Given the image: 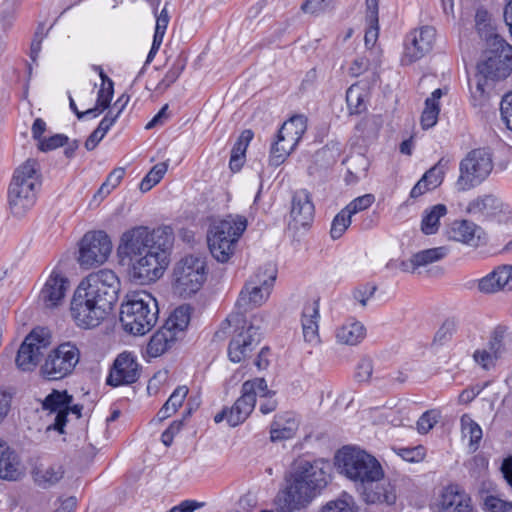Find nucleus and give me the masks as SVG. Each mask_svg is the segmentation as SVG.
<instances>
[{
    "label": "nucleus",
    "mask_w": 512,
    "mask_h": 512,
    "mask_svg": "<svg viewBox=\"0 0 512 512\" xmlns=\"http://www.w3.org/2000/svg\"><path fill=\"white\" fill-rule=\"evenodd\" d=\"M476 232L477 226L474 223L468 220H456L450 225L447 234L451 240L476 246L479 240Z\"/></svg>",
    "instance_id": "nucleus-29"
},
{
    "label": "nucleus",
    "mask_w": 512,
    "mask_h": 512,
    "mask_svg": "<svg viewBox=\"0 0 512 512\" xmlns=\"http://www.w3.org/2000/svg\"><path fill=\"white\" fill-rule=\"evenodd\" d=\"M298 427L299 421L292 412L279 413L270 425V439L273 442L291 439Z\"/></svg>",
    "instance_id": "nucleus-26"
},
{
    "label": "nucleus",
    "mask_w": 512,
    "mask_h": 512,
    "mask_svg": "<svg viewBox=\"0 0 512 512\" xmlns=\"http://www.w3.org/2000/svg\"><path fill=\"white\" fill-rule=\"evenodd\" d=\"M175 340L176 336L163 326L151 337L147 347L148 353L157 357L167 351Z\"/></svg>",
    "instance_id": "nucleus-35"
},
{
    "label": "nucleus",
    "mask_w": 512,
    "mask_h": 512,
    "mask_svg": "<svg viewBox=\"0 0 512 512\" xmlns=\"http://www.w3.org/2000/svg\"><path fill=\"white\" fill-rule=\"evenodd\" d=\"M349 210H345L344 208L334 217L330 235L332 239L336 240L342 237L348 227L351 225L352 216L349 214Z\"/></svg>",
    "instance_id": "nucleus-47"
},
{
    "label": "nucleus",
    "mask_w": 512,
    "mask_h": 512,
    "mask_svg": "<svg viewBox=\"0 0 512 512\" xmlns=\"http://www.w3.org/2000/svg\"><path fill=\"white\" fill-rule=\"evenodd\" d=\"M95 70L99 72V76L102 81L97 92L96 104L102 108L108 109L114 95V83L100 66H96Z\"/></svg>",
    "instance_id": "nucleus-39"
},
{
    "label": "nucleus",
    "mask_w": 512,
    "mask_h": 512,
    "mask_svg": "<svg viewBox=\"0 0 512 512\" xmlns=\"http://www.w3.org/2000/svg\"><path fill=\"white\" fill-rule=\"evenodd\" d=\"M186 66V61L183 58H177L172 67L167 71L164 78L159 82L158 89L165 90L170 87L181 75Z\"/></svg>",
    "instance_id": "nucleus-49"
},
{
    "label": "nucleus",
    "mask_w": 512,
    "mask_h": 512,
    "mask_svg": "<svg viewBox=\"0 0 512 512\" xmlns=\"http://www.w3.org/2000/svg\"><path fill=\"white\" fill-rule=\"evenodd\" d=\"M327 483V475L317 462L304 459L296 461L287 487L278 495L279 510L292 512L306 507Z\"/></svg>",
    "instance_id": "nucleus-2"
},
{
    "label": "nucleus",
    "mask_w": 512,
    "mask_h": 512,
    "mask_svg": "<svg viewBox=\"0 0 512 512\" xmlns=\"http://www.w3.org/2000/svg\"><path fill=\"white\" fill-rule=\"evenodd\" d=\"M307 129V118L295 115L286 121L279 130V140L298 144Z\"/></svg>",
    "instance_id": "nucleus-33"
},
{
    "label": "nucleus",
    "mask_w": 512,
    "mask_h": 512,
    "mask_svg": "<svg viewBox=\"0 0 512 512\" xmlns=\"http://www.w3.org/2000/svg\"><path fill=\"white\" fill-rule=\"evenodd\" d=\"M497 204V198L492 195L479 196L469 203L468 211L473 214H484L496 209Z\"/></svg>",
    "instance_id": "nucleus-48"
},
{
    "label": "nucleus",
    "mask_w": 512,
    "mask_h": 512,
    "mask_svg": "<svg viewBox=\"0 0 512 512\" xmlns=\"http://www.w3.org/2000/svg\"><path fill=\"white\" fill-rule=\"evenodd\" d=\"M367 90L359 83L351 85L346 92V102L351 114H359L366 109Z\"/></svg>",
    "instance_id": "nucleus-37"
},
{
    "label": "nucleus",
    "mask_w": 512,
    "mask_h": 512,
    "mask_svg": "<svg viewBox=\"0 0 512 512\" xmlns=\"http://www.w3.org/2000/svg\"><path fill=\"white\" fill-rule=\"evenodd\" d=\"M484 509L489 512H512V502L498 496L488 495L483 500Z\"/></svg>",
    "instance_id": "nucleus-55"
},
{
    "label": "nucleus",
    "mask_w": 512,
    "mask_h": 512,
    "mask_svg": "<svg viewBox=\"0 0 512 512\" xmlns=\"http://www.w3.org/2000/svg\"><path fill=\"white\" fill-rule=\"evenodd\" d=\"M119 291L120 280L109 269H101L82 279L70 303L75 324L83 329L99 326L117 301Z\"/></svg>",
    "instance_id": "nucleus-1"
},
{
    "label": "nucleus",
    "mask_w": 512,
    "mask_h": 512,
    "mask_svg": "<svg viewBox=\"0 0 512 512\" xmlns=\"http://www.w3.org/2000/svg\"><path fill=\"white\" fill-rule=\"evenodd\" d=\"M448 253L445 247H435L419 251L414 254V261L417 263L418 268L425 267L431 263L443 259Z\"/></svg>",
    "instance_id": "nucleus-45"
},
{
    "label": "nucleus",
    "mask_w": 512,
    "mask_h": 512,
    "mask_svg": "<svg viewBox=\"0 0 512 512\" xmlns=\"http://www.w3.org/2000/svg\"><path fill=\"white\" fill-rule=\"evenodd\" d=\"M437 506L439 512H473L470 496L458 484L442 488Z\"/></svg>",
    "instance_id": "nucleus-20"
},
{
    "label": "nucleus",
    "mask_w": 512,
    "mask_h": 512,
    "mask_svg": "<svg viewBox=\"0 0 512 512\" xmlns=\"http://www.w3.org/2000/svg\"><path fill=\"white\" fill-rule=\"evenodd\" d=\"M171 237L172 235L166 227L150 229L147 226H135L121 235L117 255L122 263H129L150 249L152 245L156 246L157 243L164 242Z\"/></svg>",
    "instance_id": "nucleus-7"
},
{
    "label": "nucleus",
    "mask_w": 512,
    "mask_h": 512,
    "mask_svg": "<svg viewBox=\"0 0 512 512\" xmlns=\"http://www.w3.org/2000/svg\"><path fill=\"white\" fill-rule=\"evenodd\" d=\"M446 164L447 162L440 159L437 164L424 173L423 182L430 184L433 189L438 187L443 181Z\"/></svg>",
    "instance_id": "nucleus-50"
},
{
    "label": "nucleus",
    "mask_w": 512,
    "mask_h": 512,
    "mask_svg": "<svg viewBox=\"0 0 512 512\" xmlns=\"http://www.w3.org/2000/svg\"><path fill=\"white\" fill-rule=\"evenodd\" d=\"M257 391V396L261 398L259 410L262 414L266 415L276 410L278 406L277 400L274 398L275 392L267 388V393L264 391Z\"/></svg>",
    "instance_id": "nucleus-58"
},
{
    "label": "nucleus",
    "mask_w": 512,
    "mask_h": 512,
    "mask_svg": "<svg viewBox=\"0 0 512 512\" xmlns=\"http://www.w3.org/2000/svg\"><path fill=\"white\" fill-rule=\"evenodd\" d=\"M139 378V365L135 357L128 352L117 356L110 373L107 377V384L117 387L136 382Z\"/></svg>",
    "instance_id": "nucleus-17"
},
{
    "label": "nucleus",
    "mask_w": 512,
    "mask_h": 512,
    "mask_svg": "<svg viewBox=\"0 0 512 512\" xmlns=\"http://www.w3.org/2000/svg\"><path fill=\"white\" fill-rule=\"evenodd\" d=\"M512 338L508 332L507 327L497 326L491 333L487 347L497 356L502 359L506 357L511 350Z\"/></svg>",
    "instance_id": "nucleus-34"
},
{
    "label": "nucleus",
    "mask_w": 512,
    "mask_h": 512,
    "mask_svg": "<svg viewBox=\"0 0 512 512\" xmlns=\"http://www.w3.org/2000/svg\"><path fill=\"white\" fill-rule=\"evenodd\" d=\"M492 170L490 151L485 148L473 149L459 164L460 175L456 181L458 191H467L481 184Z\"/></svg>",
    "instance_id": "nucleus-11"
},
{
    "label": "nucleus",
    "mask_w": 512,
    "mask_h": 512,
    "mask_svg": "<svg viewBox=\"0 0 512 512\" xmlns=\"http://www.w3.org/2000/svg\"><path fill=\"white\" fill-rule=\"evenodd\" d=\"M475 27L479 36L488 44L493 43L494 37H500L494 32L489 13L484 9H478L475 14Z\"/></svg>",
    "instance_id": "nucleus-38"
},
{
    "label": "nucleus",
    "mask_w": 512,
    "mask_h": 512,
    "mask_svg": "<svg viewBox=\"0 0 512 512\" xmlns=\"http://www.w3.org/2000/svg\"><path fill=\"white\" fill-rule=\"evenodd\" d=\"M73 402V396L67 390L53 389L44 400L41 401V408L49 414H55V421L51 426L59 433L64 432V427L67 423V409L69 404Z\"/></svg>",
    "instance_id": "nucleus-18"
},
{
    "label": "nucleus",
    "mask_w": 512,
    "mask_h": 512,
    "mask_svg": "<svg viewBox=\"0 0 512 512\" xmlns=\"http://www.w3.org/2000/svg\"><path fill=\"white\" fill-rule=\"evenodd\" d=\"M64 474V467L59 463L39 465L32 472L35 483L43 489L57 484L64 477Z\"/></svg>",
    "instance_id": "nucleus-28"
},
{
    "label": "nucleus",
    "mask_w": 512,
    "mask_h": 512,
    "mask_svg": "<svg viewBox=\"0 0 512 512\" xmlns=\"http://www.w3.org/2000/svg\"><path fill=\"white\" fill-rule=\"evenodd\" d=\"M125 175V169L122 167H118L113 169L109 175L107 176L105 182L101 185V187L98 189L97 193L95 194V197L100 196L101 199L108 196L113 189H115Z\"/></svg>",
    "instance_id": "nucleus-46"
},
{
    "label": "nucleus",
    "mask_w": 512,
    "mask_h": 512,
    "mask_svg": "<svg viewBox=\"0 0 512 512\" xmlns=\"http://www.w3.org/2000/svg\"><path fill=\"white\" fill-rule=\"evenodd\" d=\"M465 466L472 477L480 478L488 469V459L483 454H478L467 461Z\"/></svg>",
    "instance_id": "nucleus-53"
},
{
    "label": "nucleus",
    "mask_w": 512,
    "mask_h": 512,
    "mask_svg": "<svg viewBox=\"0 0 512 512\" xmlns=\"http://www.w3.org/2000/svg\"><path fill=\"white\" fill-rule=\"evenodd\" d=\"M157 300L147 291H133L126 295L120 308V322L126 332L144 335L158 319Z\"/></svg>",
    "instance_id": "nucleus-3"
},
{
    "label": "nucleus",
    "mask_w": 512,
    "mask_h": 512,
    "mask_svg": "<svg viewBox=\"0 0 512 512\" xmlns=\"http://www.w3.org/2000/svg\"><path fill=\"white\" fill-rule=\"evenodd\" d=\"M366 22L368 28L365 32L364 41L367 49L373 53V48L379 36V0H366Z\"/></svg>",
    "instance_id": "nucleus-30"
},
{
    "label": "nucleus",
    "mask_w": 512,
    "mask_h": 512,
    "mask_svg": "<svg viewBox=\"0 0 512 512\" xmlns=\"http://www.w3.org/2000/svg\"><path fill=\"white\" fill-rule=\"evenodd\" d=\"M358 491L367 504L393 505L397 499L394 485L384 477L381 480H373L371 483H367L358 488Z\"/></svg>",
    "instance_id": "nucleus-23"
},
{
    "label": "nucleus",
    "mask_w": 512,
    "mask_h": 512,
    "mask_svg": "<svg viewBox=\"0 0 512 512\" xmlns=\"http://www.w3.org/2000/svg\"><path fill=\"white\" fill-rule=\"evenodd\" d=\"M51 337L45 329H34L24 339L16 356V365L22 371H32L49 347Z\"/></svg>",
    "instance_id": "nucleus-15"
},
{
    "label": "nucleus",
    "mask_w": 512,
    "mask_h": 512,
    "mask_svg": "<svg viewBox=\"0 0 512 512\" xmlns=\"http://www.w3.org/2000/svg\"><path fill=\"white\" fill-rule=\"evenodd\" d=\"M277 276V269L272 263H267L257 269V271L247 280L249 282H255L259 280L260 287L272 290L274 282Z\"/></svg>",
    "instance_id": "nucleus-42"
},
{
    "label": "nucleus",
    "mask_w": 512,
    "mask_h": 512,
    "mask_svg": "<svg viewBox=\"0 0 512 512\" xmlns=\"http://www.w3.org/2000/svg\"><path fill=\"white\" fill-rule=\"evenodd\" d=\"M68 143V137L64 134H56L49 138H43L38 143L39 150L43 152L54 150Z\"/></svg>",
    "instance_id": "nucleus-59"
},
{
    "label": "nucleus",
    "mask_w": 512,
    "mask_h": 512,
    "mask_svg": "<svg viewBox=\"0 0 512 512\" xmlns=\"http://www.w3.org/2000/svg\"><path fill=\"white\" fill-rule=\"evenodd\" d=\"M18 466L17 454L0 438V478L16 480L20 474Z\"/></svg>",
    "instance_id": "nucleus-31"
},
{
    "label": "nucleus",
    "mask_w": 512,
    "mask_h": 512,
    "mask_svg": "<svg viewBox=\"0 0 512 512\" xmlns=\"http://www.w3.org/2000/svg\"><path fill=\"white\" fill-rule=\"evenodd\" d=\"M373 372V363L369 358H363L356 366L355 377L358 382H368Z\"/></svg>",
    "instance_id": "nucleus-61"
},
{
    "label": "nucleus",
    "mask_w": 512,
    "mask_h": 512,
    "mask_svg": "<svg viewBox=\"0 0 512 512\" xmlns=\"http://www.w3.org/2000/svg\"><path fill=\"white\" fill-rule=\"evenodd\" d=\"M38 170V162L28 159L14 173L8 189V204L15 217L24 216L35 204Z\"/></svg>",
    "instance_id": "nucleus-4"
},
{
    "label": "nucleus",
    "mask_w": 512,
    "mask_h": 512,
    "mask_svg": "<svg viewBox=\"0 0 512 512\" xmlns=\"http://www.w3.org/2000/svg\"><path fill=\"white\" fill-rule=\"evenodd\" d=\"M259 328L249 325L230 341L228 356L232 362L238 363L247 357L260 342Z\"/></svg>",
    "instance_id": "nucleus-22"
},
{
    "label": "nucleus",
    "mask_w": 512,
    "mask_h": 512,
    "mask_svg": "<svg viewBox=\"0 0 512 512\" xmlns=\"http://www.w3.org/2000/svg\"><path fill=\"white\" fill-rule=\"evenodd\" d=\"M81 353L71 341L63 342L50 350L39 368L40 376L47 381H59L73 374Z\"/></svg>",
    "instance_id": "nucleus-10"
},
{
    "label": "nucleus",
    "mask_w": 512,
    "mask_h": 512,
    "mask_svg": "<svg viewBox=\"0 0 512 512\" xmlns=\"http://www.w3.org/2000/svg\"><path fill=\"white\" fill-rule=\"evenodd\" d=\"M433 99L425 100V108L421 115V125L423 129H429L433 127L438 120L439 115V104H432Z\"/></svg>",
    "instance_id": "nucleus-51"
},
{
    "label": "nucleus",
    "mask_w": 512,
    "mask_h": 512,
    "mask_svg": "<svg viewBox=\"0 0 512 512\" xmlns=\"http://www.w3.org/2000/svg\"><path fill=\"white\" fill-rule=\"evenodd\" d=\"M314 212L315 208L309 192L305 189L295 191L291 201L289 227L294 230L307 227L313 221Z\"/></svg>",
    "instance_id": "nucleus-19"
},
{
    "label": "nucleus",
    "mask_w": 512,
    "mask_h": 512,
    "mask_svg": "<svg viewBox=\"0 0 512 512\" xmlns=\"http://www.w3.org/2000/svg\"><path fill=\"white\" fill-rule=\"evenodd\" d=\"M207 276L205 257L200 254H190L181 258L173 269L174 290L183 297H189L198 292Z\"/></svg>",
    "instance_id": "nucleus-9"
},
{
    "label": "nucleus",
    "mask_w": 512,
    "mask_h": 512,
    "mask_svg": "<svg viewBox=\"0 0 512 512\" xmlns=\"http://www.w3.org/2000/svg\"><path fill=\"white\" fill-rule=\"evenodd\" d=\"M374 201H375L374 195L365 194V195L355 198L344 209L349 210V212H350L349 214L351 216H353L354 214L369 208L373 204Z\"/></svg>",
    "instance_id": "nucleus-57"
},
{
    "label": "nucleus",
    "mask_w": 512,
    "mask_h": 512,
    "mask_svg": "<svg viewBox=\"0 0 512 512\" xmlns=\"http://www.w3.org/2000/svg\"><path fill=\"white\" fill-rule=\"evenodd\" d=\"M397 453L405 461L418 462L424 457V448L422 446L398 448Z\"/></svg>",
    "instance_id": "nucleus-63"
},
{
    "label": "nucleus",
    "mask_w": 512,
    "mask_h": 512,
    "mask_svg": "<svg viewBox=\"0 0 512 512\" xmlns=\"http://www.w3.org/2000/svg\"><path fill=\"white\" fill-rule=\"evenodd\" d=\"M447 208L444 204H437L426 212L422 219V231L426 235L434 234L439 227V220L446 215Z\"/></svg>",
    "instance_id": "nucleus-40"
},
{
    "label": "nucleus",
    "mask_w": 512,
    "mask_h": 512,
    "mask_svg": "<svg viewBox=\"0 0 512 512\" xmlns=\"http://www.w3.org/2000/svg\"><path fill=\"white\" fill-rule=\"evenodd\" d=\"M321 512H353V498L343 494L341 498L328 502Z\"/></svg>",
    "instance_id": "nucleus-54"
},
{
    "label": "nucleus",
    "mask_w": 512,
    "mask_h": 512,
    "mask_svg": "<svg viewBox=\"0 0 512 512\" xmlns=\"http://www.w3.org/2000/svg\"><path fill=\"white\" fill-rule=\"evenodd\" d=\"M253 135L254 134L251 130H249V129L244 130L240 134L236 143L234 144L232 151H231V155L244 157L246 149H247L250 141L253 139Z\"/></svg>",
    "instance_id": "nucleus-62"
},
{
    "label": "nucleus",
    "mask_w": 512,
    "mask_h": 512,
    "mask_svg": "<svg viewBox=\"0 0 512 512\" xmlns=\"http://www.w3.org/2000/svg\"><path fill=\"white\" fill-rule=\"evenodd\" d=\"M461 431L464 438L469 439V445L474 450L479 446L482 439L481 427L467 414L461 417Z\"/></svg>",
    "instance_id": "nucleus-41"
},
{
    "label": "nucleus",
    "mask_w": 512,
    "mask_h": 512,
    "mask_svg": "<svg viewBox=\"0 0 512 512\" xmlns=\"http://www.w3.org/2000/svg\"><path fill=\"white\" fill-rule=\"evenodd\" d=\"M246 227L247 221L244 217L231 215L210 227L207 236L208 247L218 262L229 261Z\"/></svg>",
    "instance_id": "nucleus-5"
},
{
    "label": "nucleus",
    "mask_w": 512,
    "mask_h": 512,
    "mask_svg": "<svg viewBox=\"0 0 512 512\" xmlns=\"http://www.w3.org/2000/svg\"><path fill=\"white\" fill-rule=\"evenodd\" d=\"M112 251V242L104 231L86 233L79 248L78 262L81 267L90 268L103 264Z\"/></svg>",
    "instance_id": "nucleus-13"
},
{
    "label": "nucleus",
    "mask_w": 512,
    "mask_h": 512,
    "mask_svg": "<svg viewBox=\"0 0 512 512\" xmlns=\"http://www.w3.org/2000/svg\"><path fill=\"white\" fill-rule=\"evenodd\" d=\"M256 390L267 393V382L264 378H254L242 384L241 396L228 408L229 426L236 427L250 416L256 405Z\"/></svg>",
    "instance_id": "nucleus-14"
},
{
    "label": "nucleus",
    "mask_w": 512,
    "mask_h": 512,
    "mask_svg": "<svg viewBox=\"0 0 512 512\" xmlns=\"http://www.w3.org/2000/svg\"><path fill=\"white\" fill-rule=\"evenodd\" d=\"M297 144L286 142V140H279V134L277 140L272 144L270 151V164L272 166L281 165L287 156L295 149Z\"/></svg>",
    "instance_id": "nucleus-43"
},
{
    "label": "nucleus",
    "mask_w": 512,
    "mask_h": 512,
    "mask_svg": "<svg viewBox=\"0 0 512 512\" xmlns=\"http://www.w3.org/2000/svg\"><path fill=\"white\" fill-rule=\"evenodd\" d=\"M473 358L475 362L485 370L493 368L497 360H499V358H497V356L488 347L477 349L473 354Z\"/></svg>",
    "instance_id": "nucleus-56"
},
{
    "label": "nucleus",
    "mask_w": 512,
    "mask_h": 512,
    "mask_svg": "<svg viewBox=\"0 0 512 512\" xmlns=\"http://www.w3.org/2000/svg\"><path fill=\"white\" fill-rule=\"evenodd\" d=\"M259 283V280L255 282L247 281L240 291L236 306L242 312L245 313L255 307L261 306L269 298L272 290L255 285Z\"/></svg>",
    "instance_id": "nucleus-25"
},
{
    "label": "nucleus",
    "mask_w": 512,
    "mask_h": 512,
    "mask_svg": "<svg viewBox=\"0 0 512 512\" xmlns=\"http://www.w3.org/2000/svg\"><path fill=\"white\" fill-rule=\"evenodd\" d=\"M172 244V237L164 242L157 243L150 247L141 256L130 261V274L133 279L141 284L157 281L164 274L169 265V249Z\"/></svg>",
    "instance_id": "nucleus-8"
},
{
    "label": "nucleus",
    "mask_w": 512,
    "mask_h": 512,
    "mask_svg": "<svg viewBox=\"0 0 512 512\" xmlns=\"http://www.w3.org/2000/svg\"><path fill=\"white\" fill-rule=\"evenodd\" d=\"M335 337L338 343L354 346L366 337V328L359 321L346 322L336 329Z\"/></svg>",
    "instance_id": "nucleus-32"
},
{
    "label": "nucleus",
    "mask_w": 512,
    "mask_h": 512,
    "mask_svg": "<svg viewBox=\"0 0 512 512\" xmlns=\"http://www.w3.org/2000/svg\"><path fill=\"white\" fill-rule=\"evenodd\" d=\"M441 413L437 409L424 412L417 421V430L421 434L428 433L437 423Z\"/></svg>",
    "instance_id": "nucleus-52"
},
{
    "label": "nucleus",
    "mask_w": 512,
    "mask_h": 512,
    "mask_svg": "<svg viewBox=\"0 0 512 512\" xmlns=\"http://www.w3.org/2000/svg\"><path fill=\"white\" fill-rule=\"evenodd\" d=\"M500 111L507 128L512 131V93L504 96Z\"/></svg>",
    "instance_id": "nucleus-64"
},
{
    "label": "nucleus",
    "mask_w": 512,
    "mask_h": 512,
    "mask_svg": "<svg viewBox=\"0 0 512 512\" xmlns=\"http://www.w3.org/2000/svg\"><path fill=\"white\" fill-rule=\"evenodd\" d=\"M337 461L341 472L355 482L357 489L384 476L377 459L362 450L345 448L337 456Z\"/></svg>",
    "instance_id": "nucleus-6"
},
{
    "label": "nucleus",
    "mask_w": 512,
    "mask_h": 512,
    "mask_svg": "<svg viewBox=\"0 0 512 512\" xmlns=\"http://www.w3.org/2000/svg\"><path fill=\"white\" fill-rule=\"evenodd\" d=\"M489 47L486 59L477 65L479 74L485 80L505 79L512 71V46L502 37H494Z\"/></svg>",
    "instance_id": "nucleus-12"
},
{
    "label": "nucleus",
    "mask_w": 512,
    "mask_h": 512,
    "mask_svg": "<svg viewBox=\"0 0 512 512\" xmlns=\"http://www.w3.org/2000/svg\"><path fill=\"white\" fill-rule=\"evenodd\" d=\"M68 287L67 277L61 271L54 269L46 280L39 299L46 308H56L63 303Z\"/></svg>",
    "instance_id": "nucleus-21"
},
{
    "label": "nucleus",
    "mask_w": 512,
    "mask_h": 512,
    "mask_svg": "<svg viewBox=\"0 0 512 512\" xmlns=\"http://www.w3.org/2000/svg\"><path fill=\"white\" fill-rule=\"evenodd\" d=\"M478 289L485 294L512 291V266L502 265L478 281Z\"/></svg>",
    "instance_id": "nucleus-24"
},
{
    "label": "nucleus",
    "mask_w": 512,
    "mask_h": 512,
    "mask_svg": "<svg viewBox=\"0 0 512 512\" xmlns=\"http://www.w3.org/2000/svg\"><path fill=\"white\" fill-rule=\"evenodd\" d=\"M436 30L432 26H423L409 32L404 42V52L401 58L403 65H410L432 50Z\"/></svg>",
    "instance_id": "nucleus-16"
},
{
    "label": "nucleus",
    "mask_w": 512,
    "mask_h": 512,
    "mask_svg": "<svg viewBox=\"0 0 512 512\" xmlns=\"http://www.w3.org/2000/svg\"><path fill=\"white\" fill-rule=\"evenodd\" d=\"M168 169L167 162H160L154 165L139 184L142 192L150 191L164 177Z\"/></svg>",
    "instance_id": "nucleus-44"
},
{
    "label": "nucleus",
    "mask_w": 512,
    "mask_h": 512,
    "mask_svg": "<svg viewBox=\"0 0 512 512\" xmlns=\"http://www.w3.org/2000/svg\"><path fill=\"white\" fill-rule=\"evenodd\" d=\"M128 103V98H126L124 104H122L118 111L115 113L113 110H109L107 114L104 116V118L100 121L97 129L102 132L104 135L109 131V129L113 126V124L116 122V120L119 118L120 114L122 113L123 109Z\"/></svg>",
    "instance_id": "nucleus-60"
},
{
    "label": "nucleus",
    "mask_w": 512,
    "mask_h": 512,
    "mask_svg": "<svg viewBox=\"0 0 512 512\" xmlns=\"http://www.w3.org/2000/svg\"><path fill=\"white\" fill-rule=\"evenodd\" d=\"M190 317L191 307L189 305H181L170 314L164 327L176 336L178 332H183L187 328Z\"/></svg>",
    "instance_id": "nucleus-36"
},
{
    "label": "nucleus",
    "mask_w": 512,
    "mask_h": 512,
    "mask_svg": "<svg viewBox=\"0 0 512 512\" xmlns=\"http://www.w3.org/2000/svg\"><path fill=\"white\" fill-rule=\"evenodd\" d=\"M319 305L317 301L307 303L302 312V330L306 342L318 343Z\"/></svg>",
    "instance_id": "nucleus-27"
}]
</instances>
